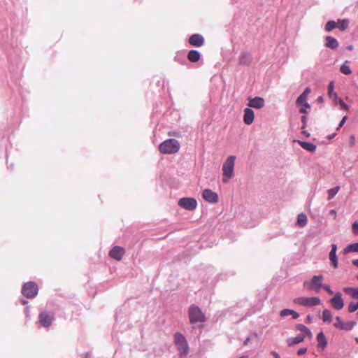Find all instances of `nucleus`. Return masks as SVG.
<instances>
[{
    "label": "nucleus",
    "instance_id": "f257e3e1",
    "mask_svg": "<svg viewBox=\"0 0 358 358\" xmlns=\"http://www.w3.org/2000/svg\"><path fill=\"white\" fill-rule=\"evenodd\" d=\"M236 157L231 155L227 157L222 166L224 182H227L229 179L234 176V169L235 165Z\"/></svg>",
    "mask_w": 358,
    "mask_h": 358
},
{
    "label": "nucleus",
    "instance_id": "f03ea898",
    "mask_svg": "<svg viewBox=\"0 0 358 358\" xmlns=\"http://www.w3.org/2000/svg\"><path fill=\"white\" fill-rule=\"evenodd\" d=\"M180 143L176 139H168L162 143L159 146V150L163 154H174L178 152L180 149Z\"/></svg>",
    "mask_w": 358,
    "mask_h": 358
},
{
    "label": "nucleus",
    "instance_id": "7ed1b4c3",
    "mask_svg": "<svg viewBox=\"0 0 358 358\" xmlns=\"http://www.w3.org/2000/svg\"><path fill=\"white\" fill-rule=\"evenodd\" d=\"M323 279L324 277L322 275H313L310 280H306L303 282V288L309 290H313L318 293L324 285L322 283Z\"/></svg>",
    "mask_w": 358,
    "mask_h": 358
},
{
    "label": "nucleus",
    "instance_id": "20e7f679",
    "mask_svg": "<svg viewBox=\"0 0 358 358\" xmlns=\"http://www.w3.org/2000/svg\"><path fill=\"white\" fill-rule=\"evenodd\" d=\"M189 322L191 324L197 322H203L206 320V316L201 308L195 305H192L188 310Z\"/></svg>",
    "mask_w": 358,
    "mask_h": 358
},
{
    "label": "nucleus",
    "instance_id": "39448f33",
    "mask_svg": "<svg viewBox=\"0 0 358 358\" xmlns=\"http://www.w3.org/2000/svg\"><path fill=\"white\" fill-rule=\"evenodd\" d=\"M174 343L182 356H186L189 351V347L185 336L180 332L174 334Z\"/></svg>",
    "mask_w": 358,
    "mask_h": 358
},
{
    "label": "nucleus",
    "instance_id": "423d86ee",
    "mask_svg": "<svg viewBox=\"0 0 358 358\" xmlns=\"http://www.w3.org/2000/svg\"><path fill=\"white\" fill-rule=\"evenodd\" d=\"M293 302L296 304H299L306 307H313L321 303V300L319 297L312 296V297H306V296H301L295 298L293 300Z\"/></svg>",
    "mask_w": 358,
    "mask_h": 358
},
{
    "label": "nucleus",
    "instance_id": "0eeeda50",
    "mask_svg": "<svg viewBox=\"0 0 358 358\" xmlns=\"http://www.w3.org/2000/svg\"><path fill=\"white\" fill-rule=\"evenodd\" d=\"M38 291V288L35 282H28L23 285L22 293L27 298L32 299L37 295Z\"/></svg>",
    "mask_w": 358,
    "mask_h": 358
},
{
    "label": "nucleus",
    "instance_id": "6e6552de",
    "mask_svg": "<svg viewBox=\"0 0 358 358\" xmlns=\"http://www.w3.org/2000/svg\"><path fill=\"white\" fill-rule=\"evenodd\" d=\"M178 205L185 210H193L196 208L197 202L194 198L184 197L178 201Z\"/></svg>",
    "mask_w": 358,
    "mask_h": 358
},
{
    "label": "nucleus",
    "instance_id": "1a4fd4ad",
    "mask_svg": "<svg viewBox=\"0 0 358 358\" xmlns=\"http://www.w3.org/2000/svg\"><path fill=\"white\" fill-rule=\"evenodd\" d=\"M54 319L53 314H50L45 311L41 312L38 315L39 323L43 327H49L52 324Z\"/></svg>",
    "mask_w": 358,
    "mask_h": 358
},
{
    "label": "nucleus",
    "instance_id": "9d476101",
    "mask_svg": "<svg viewBox=\"0 0 358 358\" xmlns=\"http://www.w3.org/2000/svg\"><path fill=\"white\" fill-rule=\"evenodd\" d=\"M355 324V322H343L341 318L338 316L336 317V322L334 323V327L341 330L349 331L352 329Z\"/></svg>",
    "mask_w": 358,
    "mask_h": 358
},
{
    "label": "nucleus",
    "instance_id": "9b49d317",
    "mask_svg": "<svg viewBox=\"0 0 358 358\" xmlns=\"http://www.w3.org/2000/svg\"><path fill=\"white\" fill-rule=\"evenodd\" d=\"M329 302L331 306L337 310H340L344 307V301L341 292H336Z\"/></svg>",
    "mask_w": 358,
    "mask_h": 358
},
{
    "label": "nucleus",
    "instance_id": "f8f14e48",
    "mask_svg": "<svg viewBox=\"0 0 358 358\" xmlns=\"http://www.w3.org/2000/svg\"><path fill=\"white\" fill-rule=\"evenodd\" d=\"M203 199L208 203H215L218 201V195L210 189H205L202 192Z\"/></svg>",
    "mask_w": 358,
    "mask_h": 358
},
{
    "label": "nucleus",
    "instance_id": "ddd939ff",
    "mask_svg": "<svg viewBox=\"0 0 358 358\" xmlns=\"http://www.w3.org/2000/svg\"><path fill=\"white\" fill-rule=\"evenodd\" d=\"M125 253L122 247L115 246L109 252V256L117 261H120Z\"/></svg>",
    "mask_w": 358,
    "mask_h": 358
},
{
    "label": "nucleus",
    "instance_id": "4468645a",
    "mask_svg": "<svg viewBox=\"0 0 358 358\" xmlns=\"http://www.w3.org/2000/svg\"><path fill=\"white\" fill-rule=\"evenodd\" d=\"M264 99L259 96H256L255 98H248V106L251 108L260 109L264 106Z\"/></svg>",
    "mask_w": 358,
    "mask_h": 358
},
{
    "label": "nucleus",
    "instance_id": "2eb2a0df",
    "mask_svg": "<svg viewBox=\"0 0 358 358\" xmlns=\"http://www.w3.org/2000/svg\"><path fill=\"white\" fill-rule=\"evenodd\" d=\"M189 43L194 47H201L204 44V38L199 34H194L189 38Z\"/></svg>",
    "mask_w": 358,
    "mask_h": 358
},
{
    "label": "nucleus",
    "instance_id": "dca6fc26",
    "mask_svg": "<svg viewBox=\"0 0 358 358\" xmlns=\"http://www.w3.org/2000/svg\"><path fill=\"white\" fill-rule=\"evenodd\" d=\"M255 114L252 109L246 108L244 110L243 121L246 124H251L254 121Z\"/></svg>",
    "mask_w": 358,
    "mask_h": 358
},
{
    "label": "nucleus",
    "instance_id": "f3484780",
    "mask_svg": "<svg viewBox=\"0 0 358 358\" xmlns=\"http://www.w3.org/2000/svg\"><path fill=\"white\" fill-rule=\"evenodd\" d=\"M316 339L317 342V348L324 350L327 346V340L324 333L322 331L320 332L317 335Z\"/></svg>",
    "mask_w": 358,
    "mask_h": 358
},
{
    "label": "nucleus",
    "instance_id": "a211bd4d",
    "mask_svg": "<svg viewBox=\"0 0 358 358\" xmlns=\"http://www.w3.org/2000/svg\"><path fill=\"white\" fill-rule=\"evenodd\" d=\"M336 250H337L336 245L332 244L331 250L329 252V259L331 262V264L334 266V268L338 267V259L336 257Z\"/></svg>",
    "mask_w": 358,
    "mask_h": 358
},
{
    "label": "nucleus",
    "instance_id": "6ab92c4d",
    "mask_svg": "<svg viewBox=\"0 0 358 358\" xmlns=\"http://www.w3.org/2000/svg\"><path fill=\"white\" fill-rule=\"evenodd\" d=\"M252 60V57L250 54L243 52L238 57V63L241 65H249Z\"/></svg>",
    "mask_w": 358,
    "mask_h": 358
},
{
    "label": "nucleus",
    "instance_id": "aec40b11",
    "mask_svg": "<svg viewBox=\"0 0 358 358\" xmlns=\"http://www.w3.org/2000/svg\"><path fill=\"white\" fill-rule=\"evenodd\" d=\"M325 46L331 49H336L338 47V41L330 36H328L325 38Z\"/></svg>",
    "mask_w": 358,
    "mask_h": 358
},
{
    "label": "nucleus",
    "instance_id": "412c9836",
    "mask_svg": "<svg viewBox=\"0 0 358 358\" xmlns=\"http://www.w3.org/2000/svg\"><path fill=\"white\" fill-rule=\"evenodd\" d=\"M201 58V55L199 51L195 50H192L189 51L187 54V59L189 61L192 62H196Z\"/></svg>",
    "mask_w": 358,
    "mask_h": 358
},
{
    "label": "nucleus",
    "instance_id": "4be33fe9",
    "mask_svg": "<svg viewBox=\"0 0 358 358\" xmlns=\"http://www.w3.org/2000/svg\"><path fill=\"white\" fill-rule=\"evenodd\" d=\"M296 329L300 331L302 334L301 335H305V338L307 336L310 338H312V333L308 328L305 325L299 324L296 326Z\"/></svg>",
    "mask_w": 358,
    "mask_h": 358
},
{
    "label": "nucleus",
    "instance_id": "5701e85b",
    "mask_svg": "<svg viewBox=\"0 0 358 358\" xmlns=\"http://www.w3.org/2000/svg\"><path fill=\"white\" fill-rule=\"evenodd\" d=\"M298 143L301 145V147L303 148L306 150L313 152L316 150V145H315L312 143L304 142V141H298Z\"/></svg>",
    "mask_w": 358,
    "mask_h": 358
},
{
    "label": "nucleus",
    "instance_id": "b1692460",
    "mask_svg": "<svg viewBox=\"0 0 358 358\" xmlns=\"http://www.w3.org/2000/svg\"><path fill=\"white\" fill-rule=\"evenodd\" d=\"M305 335H299L294 338H290L287 340L289 346L300 343L304 341Z\"/></svg>",
    "mask_w": 358,
    "mask_h": 358
},
{
    "label": "nucleus",
    "instance_id": "393cba45",
    "mask_svg": "<svg viewBox=\"0 0 358 358\" xmlns=\"http://www.w3.org/2000/svg\"><path fill=\"white\" fill-rule=\"evenodd\" d=\"M280 315L281 317H286L287 315H292L294 319H296L299 317V314L296 311L291 309H283L280 311Z\"/></svg>",
    "mask_w": 358,
    "mask_h": 358
},
{
    "label": "nucleus",
    "instance_id": "a878e982",
    "mask_svg": "<svg viewBox=\"0 0 358 358\" xmlns=\"http://www.w3.org/2000/svg\"><path fill=\"white\" fill-rule=\"evenodd\" d=\"M328 95L330 98L337 100L338 94L334 92V81H331L328 86Z\"/></svg>",
    "mask_w": 358,
    "mask_h": 358
},
{
    "label": "nucleus",
    "instance_id": "bb28decb",
    "mask_svg": "<svg viewBox=\"0 0 358 358\" xmlns=\"http://www.w3.org/2000/svg\"><path fill=\"white\" fill-rule=\"evenodd\" d=\"M322 319L324 322L330 323L332 322V314L331 311L328 309H324L322 311Z\"/></svg>",
    "mask_w": 358,
    "mask_h": 358
},
{
    "label": "nucleus",
    "instance_id": "cd10ccee",
    "mask_svg": "<svg viewBox=\"0 0 358 358\" xmlns=\"http://www.w3.org/2000/svg\"><path fill=\"white\" fill-rule=\"evenodd\" d=\"M350 24V21L348 19L338 20V27L341 31L346 30Z\"/></svg>",
    "mask_w": 358,
    "mask_h": 358
},
{
    "label": "nucleus",
    "instance_id": "c85d7f7f",
    "mask_svg": "<svg viewBox=\"0 0 358 358\" xmlns=\"http://www.w3.org/2000/svg\"><path fill=\"white\" fill-rule=\"evenodd\" d=\"M307 223V217L304 213H300L298 215L297 217V224L303 227H304Z\"/></svg>",
    "mask_w": 358,
    "mask_h": 358
},
{
    "label": "nucleus",
    "instance_id": "c756f323",
    "mask_svg": "<svg viewBox=\"0 0 358 358\" xmlns=\"http://www.w3.org/2000/svg\"><path fill=\"white\" fill-rule=\"evenodd\" d=\"M336 27H338V22L329 20L326 23L324 29L326 31L329 32Z\"/></svg>",
    "mask_w": 358,
    "mask_h": 358
},
{
    "label": "nucleus",
    "instance_id": "7c9ffc66",
    "mask_svg": "<svg viewBox=\"0 0 358 358\" xmlns=\"http://www.w3.org/2000/svg\"><path fill=\"white\" fill-rule=\"evenodd\" d=\"M348 61H345V62L341 65L340 68V71L345 75H350L352 73V71L349 65L348 64Z\"/></svg>",
    "mask_w": 358,
    "mask_h": 358
},
{
    "label": "nucleus",
    "instance_id": "2f4dec72",
    "mask_svg": "<svg viewBox=\"0 0 358 358\" xmlns=\"http://www.w3.org/2000/svg\"><path fill=\"white\" fill-rule=\"evenodd\" d=\"M340 190V187L339 186H337L334 188H331V189H329L328 190V200H331V199H333L336 194L338 192V191Z\"/></svg>",
    "mask_w": 358,
    "mask_h": 358
},
{
    "label": "nucleus",
    "instance_id": "473e14b6",
    "mask_svg": "<svg viewBox=\"0 0 358 358\" xmlns=\"http://www.w3.org/2000/svg\"><path fill=\"white\" fill-rule=\"evenodd\" d=\"M345 252H358V243H352L348 245L345 249Z\"/></svg>",
    "mask_w": 358,
    "mask_h": 358
},
{
    "label": "nucleus",
    "instance_id": "72a5a7b5",
    "mask_svg": "<svg viewBox=\"0 0 358 358\" xmlns=\"http://www.w3.org/2000/svg\"><path fill=\"white\" fill-rule=\"evenodd\" d=\"M348 309L350 313L355 312V310H357L358 309V302H357V303H355L352 301L350 302L348 305Z\"/></svg>",
    "mask_w": 358,
    "mask_h": 358
},
{
    "label": "nucleus",
    "instance_id": "f704fd0d",
    "mask_svg": "<svg viewBox=\"0 0 358 358\" xmlns=\"http://www.w3.org/2000/svg\"><path fill=\"white\" fill-rule=\"evenodd\" d=\"M306 100H307V98H306V97H305L304 96H303V95H301H301L297 98V99H296V105H298V106H299V105H303L306 101H307Z\"/></svg>",
    "mask_w": 358,
    "mask_h": 358
},
{
    "label": "nucleus",
    "instance_id": "c9c22d12",
    "mask_svg": "<svg viewBox=\"0 0 358 358\" xmlns=\"http://www.w3.org/2000/svg\"><path fill=\"white\" fill-rule=\"evenodd\" d=\"M338 101L339 103V104L341 105V106L345 110H349V107L341 99H339L338 98Z\"/></svg>",
    "mask_w": 358,
    "mask_h": 358
},
{
    "label": "nucleus",
    "instance_id": "e433bc0d",
    "mask_svg": "<svg viewBox=\"0 0 358 358\" xmlns=\"http://www.w3.org/2000/svg\"><path fill=\"white\" fill-rule=\"evenodd\" d=\"M301 121L303 123L301 129H305V128L306 127V125H307V117L306 115H303L301 117Z\"/></svg>",
    "mask_w": 358,
    "mask_h": 358
},
{
    "label": "nucleus",
    "instance_id": "4c0bfd02",
    "mask_svg": "<svg viewBox=\"0 0 358 358\" xmlns=\"http://www.w3.org/2000/svg\"><path fill=\"white\" fill-rule=\"evenodd\" d=\"M322 288H323L324 289H325V290L327 291V292L328 294H334V292H333V291L331 290V289L330 286H329V285H325V284H324Z\"/></svg>",
    "mask_w": 358,
    "mask_h": 358
},
{
    "label": "nucleus",
    "instance_id": "58836bf2",
    "mask_svg": "<svg viewBox=\"0 0 358 358\" xmlns=\"http://www.w3.org/2000/svg\"><path fill=\"white\" fill-rule=\"evenodd\" d=\"M352 231L355 234H358V222H354L352 224Z\"/></svg>",
    "mask_w": 358,
    "mask_h": 358
},
{
    "label": "nucleus",
    "instance_id": "ea45409f",
    "mask_svg": "<svg viewBox=\"0 0 358 358\" xmlns=\"http://www.w3.org/2000/svg\"><path fill=\"white\" fill-rule=\"evenodd\" d=\"M307 352V348H300L298 351H297V355H303L304 354H306Z\"/></svg>",
    "mask_w": 358,
    "mask_h": 358
},
{
    "label": "nucleus",
    "instance_id": "a19ab883",
    "mask_svg": "<svg viewBox=\"0 0 358 358\" xmlns=\"http://www.w3.org/2000/svg\"><path fill=\"white\" fill-rule=\"evenodd\" d=\"M310 89L309 87H306L301 95L304 96L307 98V96L310 93Z\"/></svg>",
    "mask_w": 358,
    "mask_h": 358
},
{
    "label": "nucleus",
    "instance_id": "79ce46f5",
    "mask_svg": "<svg viewBox=\"0 0 358 358\" xmlns=\"http://www.w3.org/2000/svg\"><path fill=\"white\" fill-rule=\"evenodd\" d=\"M347 118H348L347 116H344L343 117V119L341 120V121L339 123V125H338V127L337 128V130L339 129V128L341 127L344 124V123L345 122Z\"/></svg>",
    "mask_w": 358,
    "mask_h": 358
},
{
    "label": "nucleus",
    "instance_id": "37998d69",
    "mask_svg": "<svg viewBox=\"0 0 358 358\" xmlns=\"http://www.w3.org/2000/svg\"><path fill=\"white\" fill-rule=\"evenodd\" d=\"M355 136H351L350 137V145L351 146H353L355 145Z\"/></svg>",
    "mask_w": 358,
    "mask_h": 358
},
{
    "label": "nucleus",
    "instance_id": "c03bdc74",
    "mask_svg": "<svg viewBox=\"0 0 358 358\" xmlns=\"http://www.w3.org/2000/svg\"><path fill=\"white\" fill-rule=\"evenodd\" d=\"M329 213H330L331 215H333L334 219H336V210H331L329 211Z\"/></svg>",
    "mask_w": 358,
    "mask_h": 358
},
{
    "label": "nucleus",
    "instance_id": "a18cd8bd",
    "mask_svg": "<svg viewBox=\"0 0 358 358\" xmlns=\"http://www.w3.org/2000/svg\"><path fill=\"white\" fill-rule=\"evenodd\" d=\"M299 113H307V110L304 107H302L299 109Z\"/></svg>",
    "mask_w": 358,
    "mask_h": 358
},
{
    "label": "nucleus",
    "instance_id": "49530a36",
    "mask_svg": "<svg viewBox=\"0 0 358 358\" xmlns=\"http://www.w3.org/2000/svg\"><path fill=\"white\" fill-rule=\"evenodd\" d=\"M303 107H304L305 108H310V104H309L307 101H306V102L303 104Z\"/></svg>",
    "mask_w": 358,
    "mask_h": 358
},
{
    "label": "nucleus",
    "instance_id": "de8ad7c7",
    "mask_svg": "<svg viewBox=\"0 0 358 358\" xmlns=\"http://www.w3.org/2000/svg\"><path fill=\"white\" fill-rule=\"evenodd\" d=\"M302 134H303L306 137H309L310 136V134L307 131H306L304 129H302Z\"/></svg>",
    "mask_w": 358,
    "mask_h": 358
},
{
    "label": "nucleus",
    "instance_id": "09e8293b",
    "mask_svg": "<svg viewBox=\"0 0 358 358\" xmlns=\"http://www.w3.org/2000/svg\"><path fill=\"white\" fill-rule=\"evenodd\" d=\"M271 354L274 356L275 358H280V355L276 352H272Z\"/></svg>",
    "mask_w": 358,
    "mask_h": 358
},
{
    "label": "nucleus",
    "instance_id": "8fccbe9b",
    "mask_svg": "<svg viewBox=\"0 0 358 358\" xmlns=\"http://www.w3.org/2000/svg\"><path fill=\"white\" fill-rule=\"evenodd\" d=\"M352 264L357 267H358V259H354L352 262Z\"/></svg>",
    "mask_w": 358,
    "mask_h": 358
},
{
    "label": "nucleus",
    "instance_id": "3c124183",
    "mask_svg": "<svg viewBox=\"0 0 358 358\" xmlns=\"http://www.w3.org/2000/svg\"><path fill=\"white\" fill-rule=\"evenodd\" d=\"M317 101H318L319 103H322V102H323V98H322V96H319V97L317 98Z\"/></svg>",
    "mask_w": 358,
    "mask_h": 358
},
{
    "label": "nucleus",
    "instance_id": "603ef678",
    "mask_svg": "<svg viewBox=\"0 0 358 358\" xmlns=\"http://www.w3.org/2000/svg\"><path fill=\"white\" fill-rule=\"evenodd\" d=\"M172 135L176 136H178V135L176 133H173Z\"/></svg>",
    "mask_w": 358,
    "mask_h": 358
},
{
    "label": "nucleus",
    "instance_id": "864d4df0",
    "mask_svg": "<svg viewBox=\"0 0 358 358\" xmlns=\"http://www.w3.org/2000/svg\"><path fill=\"white\" fill-rule=\"evenodd\" d=\"M239 358H248V357H246V356H242V357H239Z\"/></svg>",
    "mask_w": 358,
    "mask_h": 358
},
{
    "label": "nucleus",
    "instance_id": "5fc2aeb1",
    "mask_svg": "<svg viewBox=\"0 0 358 358\" xmlns=\"http://www.w3.org/2000/svg\"><path fill=\"white\" fill-rule=\"evenodd\" d=\"M356 342L358 343V338H355Z\"/></svg>",
    "mask_w": 358,
    "mask_h": 358
},
{
    "label": "nucleus",
    "instance_id": "6e6d98bb",
    "mask_svg": "<svg viewBox=\"0 0 358 358\" xmlns=\"http://www.w3.org/2000/svg\"><path fill=\"white\" fill-rule=\"evenodd\" d=\"M357 318L358 319V312L357 313Z\"/></svg>",
    "mask_w": 358,
    "mask_h": 358
},
{
    "label": "nucleus",
    "instance_id": "4d7b16f0",
    "mask_svg": "<svg viewBox=\"0 0 358 358\" xmlns=\"http://www.w3.org/2000/svg\"><path fill=\"white\" fill-rule=\"evenodd\" d=\"M357 279H358V276H357Z\"/></svg>",
    "mask_w": 358,
    "mask_h": 358
}]
</instances>
